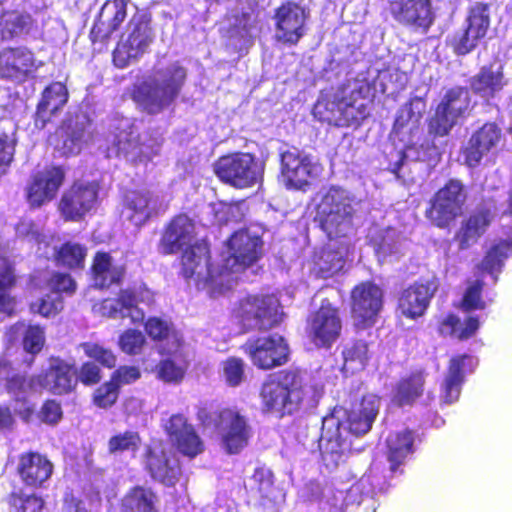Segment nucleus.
Returning <instances> with one entry per match:
<instances>
[{
  "label": "nucleus",
  "instance_id": "obj_1",
  "mask_svg": "<svg viewBox=\"0 0 512 512\" xmlns=\"http://www.w3.org/2000/svg\"><path fill=\"white\" fill-rule=\"evenodd\" d=\"M380 400L376 395L363 397L351 410L335 407L322 420L319 448L326 465L337 466L350 450L352 435L366 434L378 414Z\"/></svg>",
  "mask_w": 512,
  "mask_h": 512
},
{
  "label": "nucleus",
  "instance_id": "obj_2",
  "mask_svg": "<svg viewBox=\"0 0 512 512\" xmlns=\"http://www.w3.org/2000/svg\"><path fill=\"white\" fill-rule=\"evenodd\" d=\"M263 241L256 231L242 229L234 232L227 240L220 259L209 263L197 289L205 291L211 298H217L231 290L238 274L255 264L262 256Z\"/></svg>",
  "mask_w": 512,
  "mask_h": 512
},
{
  "label": "nucleus",
  "instance_id": "obj_3",
  "mask_svg": "<svg viewBox=\"0 0 512 512\" xmlns=\"http://www.w3.org/2000/svg\"><path fill=\"white\" fill-rule=\"evenodd\" d=\"M185 79L186 70L178 63H172L136 81L130 95L142 111L159 114L176 101Z\"/></svg>",
  "mask_w": 512,
  "mask_h": 512
},
{
  "label": "nucleus",
  "instance_id": "obj_4",
  "mask_svg": "<svg viewBox=\"0 0 512 512\" xmlns=\"http://www.w3.org/2000/svg\"><path fill=\"white\" fill-rule=\"evenodd\" d=\"M195 226L186 215L175 217L167 227L162 240V249L166 254L184 250L182 256V274L189 284L191 281L197 287L199 281H203L208 261V245L206 242H195Z\"/></svg>",
  "mask_w": 512,
  "mask_h": 512
},
{
  "label": "nucleus",
  "instance_id": "obj_5",
  "mask_svg": "<svg viewBox=\"0 0 512 512\" xmlns=\"http://www.w3.org/2000/svg\"><path fill=\"white\" fill-rule=\"evenodd\" d=\"M426 110V101L422 97H412L397 112L393 133L404 142L399 149H392L387 154V169L400 177V170L406 161L425 160L428 157L429 148L423 144L418 146L413 139L420 133L419 125Z\"/></svg>",
  "mask_w": 512,
  "mask_h": 512
},
{
  "label": "nucleus",
  "instance_id": "obj_6",
  "mask_svg": "<svg viewBox=\"0 0 512 512\" xmlns=\"http://www.w3.org/2000/svg\"><path fill=\"white\" fill-rule=\"evenodd\" d=\"M2 362L8 367V375L1 378L8 380L7 387L14 394L16 401L23 402V409L15 408V411H18L24 419H28L33 411L32 405L26 400L29 393L46 389L54 394L61 395L70 391L74 383L72 367L59 358H50L43 372L29 379L20 375L9 378L10 366L5 361L2 360Z\"/></svg>",
  "mask_w": 512,
  "mask_h": 512
},
{
  "label": "nucleus",
  "instance_id": "obj_7",
  "mask_svg": "<svg viewBox=\"0 0 512 512\" xmlns=\"http://www.w3.org/2000/svg\"><path fill=\"white\" fill-rule=\"evenodd\" d=\"M317 198L316 220L330 239L354 233L360 202L350 192L331 186L320 191Z\"/></svg>",
  "mask_w": 512,
  "mask_h": 512
},
{
  "label": "nucleus",
  "instance_id": "obj_8",
  "mask_svg": "<svg viewBox=\"0 0 512 512\" xmlns=\"http://www.w3.org/2000/svg\"><path fill=\"white\" fill-rule=\"evenodd\" d=\"M311 392L312 387L303 384L300 373L283 371L263 383L260 396L266 411L284 416L297 411Z\"/></svg>",
  "mask_w": 512,
  "mask_h": 512
},
{
  "label": "nucleus",
  "instance_id": "obj_9",
  "mask_svg": "<svg viewBox=\"0 0 512 512\" xmlns=\"http://www.w3.org/2000/svg\"><path fill=\"white\" fill-rule=\"evenodd\" d=\"M369 87L364 81L354 79L343 85L331 100H319L315 110L321 113L324 108L328 115L325 119L336 126H350L358 124L366 117V107L359 98L365 97Z\"/></svg>",
  "mask_w": 512,
  "mask_h": 512
},
{
  "label": "nucleus",
  "instance_id": "obj_10",
  "mask_svg": "<svg viewBox=\"0 0 512 512\" xmlns=\"http://www.w3.org/2000/svg\"><path fill=\"white\" fill-rule=\"evenodd\" d=\"M116 133L113 135L112 145L106 149L108 158L123 156L127 160H150L156 156L162 145L160 136L152 137L143 135L139 137L135 122L127 117L117 120L114 126Z\"/></svg>",
  "mask_w": 512,
  "mask_h": 512
},
{
  "label": "nucleus",
  "instance_id": "obj_11",
  "mask_svg": "<svg viewBox=\"0 0 512 512\" xmlns=\"http://www.w3.org/2000/svg\"><path fill=\"white\" fill-rule=\"evenodd\" d=\"M232 316L246 329L267 330L278 325L284 313L274 295H247L234 304Z\"/></svg>",
  "mask_w": 512,
  "mask_h": 512
},
{
  "label": "nucleus",
  "instance_id": "obj_12",
  "mask_svg": "<svg viewBox=\"0 0 512 512\" xmlns=\"http://www.w3.org/2000/svg\"><path fill=\"white\" fill-rule=\"evenodd\" d=\"M154 300L152 291L144 286L121 290L118 297L107 298L93 305V312L112 319L129 318L131 323H141L145 313L138 304L150 305Z\"/></svg>",
  "mask_w": 512,
  "mask_h": 512
},
{
  "label": "nucleus",
  "instance_id": "obj_13",
  "mask_svg": "<svg viewBox=\"0 0 512 512\" xmlns=\"http://www.w3.org/2000/svg\"><path fill=\"white\" fill-rule=\"evenodd\" d=\"M471 97L466 88L454 87L446 91L429 121V133L446 136L471 111Z\"/></svg>",
  "mask_w": 512,
  "mask_h": 512
},
{
  "label": "nucleus",
  "instance_id": "obj_14",
  "mask_svg": "<svg viewBox=\"0 0 512 512\" xmlns=\"http://www.w3.org/2000/svg\"><path fill=\"white\" fill-rule=\"evenodd\" d=\"M322 171V165L305 152L292 149L280 154L279 179L287 189L306 191Z\"/></svg>",
  "mask_w": 512,
  "mask_h": 512
},
{
  "label": "nucleus",
  "instance_id": "obj_15",
  "mask_svg": "<svg viewBox=\"0 0 512 512\" xmlns=\"http://www.w3.org/2000/svg\"><path fill=\"white\" fill-rule=\"evenodd\" d=\"M214 170L221 181L239 189L255 185L263 176V166L250 153L222 156L215 163Z\"/></svg>",
  "mask_w": 512,
  "mask_h": 512
},
{
  "label": "nucleus",
  "instance_id": "obj_16",
  "mask_svg": "<svg viewBox=\"0 0 512 512\" xmlns=\"http://www.w3.org/2000/svg\"><path fill=\"white\" fill-rule=\"evenodd\" d=\"M153 39L149 20L144 14H135L129 21L126 36H122L113 52L115 66H128L132 60L146 52Z\"/></svg>",
  "mask_w": 512,
  "mask_h": 512
},
{
  "label": "nucleus",
  "instance_id": "obj_17",
  "mask_svg": "<svg viewBox=\"0 0 512 512\" xmlns=\"http://www.w3.org/2000/svg\"><path fill=\"white\" fill-rule=\"evenodd\" d=\"M489 26V6L476 3L469 9L463 26L448 37V43L457 55H466L486 36Z\"/></svg>",
  "mask_w": 512,
  "mask_h": 512
},
{
  "label": "nucleus",
  "instance_id": "obj_18",
  "mask_svg": "<svg viewBox=\"0 0 512 512\" xmlns=\"http://www.w3.org/2000/svg\"><path fill=\"white\" fill-rule=\"evenodd\" d=\"M94 125L84 113L67 118L50 137V143L62 155L78 154L92 139Z\"/></svg>",
  "mask_w": 512,
  "mask_h": 512
},
{
  "label": "nucleus",
  "instance_id": "obj_19",
  "mask_svg": "<svg viewBox=\"0 0 512 512\" xmlns=\"http://www.w3.org/2000/svg\"><path fill=\"white\" fill-rule=\"evenodd\" d=\"M465 201L463 184L452 179L434 195L426 215L437 227L445 228L461 214Z\"/></svg>",
  "mask_w": 512,
  "mask_h": 512
},
{
  "label": "nucleus",
  "instance_id": "obj_20",
  "mask_svg": "<svg viewBox=\"0 0 512 512\" xmlns=\"http://www.w3.org/2000/svg\"><path fill=\"white\" fill-rule=\"evenodd\" d=\"M244 352L258 368L269 370L288 361L289 346L279 334L250 338L243 345Z\"/></svg>",
  "mask_w": 512,
  "mask_h": 512
},
{
  "label": "nucleus",
  "instance_id": "obj_21",
  "mask_svg": "<svg viewBox=\"0 0 512 512\" xmlns=\"http://www.w3.org/2000/svg\"><path fill=\"white\" fill-rule=\"evenodd\" d=\"M169 199L159 191L133 190L126 193L121 217L135 226H141L159 212L164 211Z\"/></svg>",
  "mask_w": 512,
  "mask_h": 512
},
{
  "label": "nucleus",
  "instance_id": "obj_22",
  "mask_svg": "<svg viewBox=\"0 0 512 512\" xmlns=\"http://www.w3.org/2000/svg\"><path fill=\"white\" fill-rule=\"evenodd\" d=\"M216 428L222 448L228 454L244 449L252 436V428L245 415L236 409H224L217 418Z\"/></svg>",
  "mask_w": 512,
  "mask_h": 512
},
{
  "label": "nucleus",
  "instance_id": "obj_23",
  "mask_svg": "<svg viewBox=\"0 0 512 512\" xmlns=\"http://www.w3.org/2000/svg\"><path fill=\"white\" fill-rule=\"evenodd\" d=\"M352 315L358 326L372 325L383 304V292L374 283L363 282L351 293Z\"/></svg>",
  "mask_w": 512,
  "mask_h": 512
},
{
  "label": "nucleus",
  "instance_id": "obj_24",
  "mask_svg": "<svg viewBox=\"0 0 512 512\" xmlns=\"http://www.w3.org/2000/svg\"><path fill=\"white\" fill-rule=\"evenodd\" d=\"M97 196L96 183H75L62 195L59 209L66 220L78 221L95 207Z\"/></svg>",
  "mask_w": 512,
  "mask_h": 512
},
{
  "label": "nucleus",
  "instance_id": "obj_25",
  "mask_svg": "<svg viewBox=\"0 0 512 512\" xmlns=\"http://www.w3.org/2000/svg\"><path fill=\"white\" fill-rule=\"evenodd\" d=\"M495 217L491 205L483 204L472 210L465 216L455 233V240L460 249L465 250L475 245L486 233Z\"/></svg>",
  "mask_w": 512,
  "mask_h": 512
},
{
  "label": "nucleus",
  "instance_id": "obj_26",
  "mask_svg": "<svg viewBox=\"0 0 512 512\" xmlns=\"http://www.w3.org/2000/svg\"><path fill=\"white\" fill-rule=\"evenodd\" d=\"M341 328L337 309L329 301H322L309 322V333L314 343L317 346H330L339 337Z\"/></svg>",
  "mask_w": 512,
  "mask_h": 512
},
{
  "label": "nucleus",
  "instance_id": "obj_27",
  "mask_svg": "<svg viewBox=\"0 0 512 512\" xmlns=\"http://www.w3.org/2000/svg\"><path fill=\"white\" fill-rule=\"evenodd\" d=\"M308 14L295 3L283 4L276 12V36L278 40L296 44L305 34V22Z\"/></svg>",
  "mask_w": 512,
  "mask_h": 512
},
{
  "label": "nucleus",
  "instance_id": "obj_28",
  "mask_svg": "<svg viewBox=\"0 0 512 512\" xmlns=\"http://www.w3.org/2000/svg\"><path fill=\"white\" fill-rule=\"evenodd\" d=\"M164 429L173 445L182 454L195 457L203 451V442L194 427L181 414L172 415L164 424Z\"/></svg>",
  "mask_w": 512,
  "mask_h": 512
},
{
  "label": "nucleus",
  "instance_id": "obj_29",
  "mask_svg": "<svg viewBox=\"0 0 512 512\" xmlns=\"http://www.w3.org/2000/svg\"><path fill=\"white\" fill-rule=\"evenodd\" d=\"M64 171L61 167H49L37 172L27 188V199L32 207H40L51 201L62 185Z\"/></svg>",
  "mask_w": 512,
  "mask_h": 512
},
{
  "label": "nucleus",
  "instance_id": "obj_30",
  "mask_svg": "<svg viewBox=\"0 0 512 512\" xmlns=\"http://www.w3.org/2000/svg\"><path fill=\"white\" fill-rule=\"evenodd\" d=\"M393 18L404 25L428 29L433 22L430 0H387Z\"/></svg>",
  "mask_w": 512,
  "mask_h": 512
},
{
  "label": "nucleus",
  "instance_id": "obj_31",
  "mask_svg": "<svg viewBox=\"0 0 512 512\" xmlns=\"http://www.w3.org/2000/svg\"><path fill=\"white\" fill-rule=\"evenodd\" d=\"M33 53L25 47L0 50V77L22 80L39 67Z\"/></svg>",
  "mask_w": 512,
  "mask_h": 512
},
{
  "label": "nucleus",
  "instance_id": "obj_32",
  "mask_svg": "<svg viewBox=\"0 0 512 512\" xmlns=\"http://www.w3.org/2000/svg\"><path fill=\"white\" fill-rule=\"evenodd\" d=\"M477 360L470 355H459L451 358L447 374L441 385V400L452 404L459 399L461 388L467 373H472Z\"/></svg>",
  "mask_w": 512,
  "mask_h": 512
},
{
  "label": "nucleus",
  "instance_id": "obj_33",
  "mask_svg": "<svg viewBox=\"0 0 512 512\" xmlns=\"http://www.w3.org/2000/svg\"><path fill=\"white\" fill-rule=\"evenodd\" d=\"M436 290L437 284L434 280L415 283L401 293L398 300L399 311L410 319L422 316Z\"/></svg>",
  "mask_w": 512,
  "mask_h": 512
},
{
  "label": "nucleus",
  "instance_id": "obj_34",
  "mask_svg": "<svg viewBox=\"0 0 512 512\" xmlns=\"http://www.w3.org/2000/svg\"><path fill=\"white\" fill-rule=\"evenodd\" d=\"M127 16V3L124 0H108L102 6L94 23L90 37L93 42L104 41L116 31Z\"/></svg>",
  "mask_w": 512,
  "mask_h": 512
},
{
  "label": "nucleus",
  "instance_id": "obj_35",
  "mask_svg": "<svg viewBox=\"0 0 512 512\" xmlns=\"http://www.w3.org/2000/svg\"><path fill=\"white\" fill-rule=\"evenodd\" d=\"M501 137L502 131L497 124H484L471 136L468 146L465 148V163L469 167L477 166L482 157L499 144Z\"/></svg>",
  "mask_w": 512,
  "mask_h": 512
},
{
  "label": "nucleus",
  "instance_id": "obj_36",
  "mask_svg": "<svg viewBox=\"0 0 512 512\" xmlns=\"http://www.w3.org/2000/svg\"><path fill=\"white\" fill-rule=\"evenodd\" d=\"M146 465L152 478L167 486L174 485L180 476L178 460L166 453L161 445L149 448Z\"/></svg>",
  "mask_w": 512,
  "mask_h": 512
},
{
  "label": "nucleus",
  "instance_id": "obj_37",
  "mask_svg": "<svg viewBox=\"0 0 512 512\" xmlns=\"http://www.w3.org/2000/svg\"><path fill=\"white\" fill-rule=\"evenodd\" d=\"M507 84L503 66L499 63L483 66L470 80L473 92L487 100L494 98Z\"/></svg>",
  "mask_w": 512,
  "mask_h": 512
},
{
  "label": "nucleus",
  "instance_id": "obj_38",
  "mask_svg": "<svg viewBox=\"0 0 512 512\" xmlns=\"http://www.w3.org/2000/svg\"><path fill=\"white\" fill-rule=\"evenodd\" d=\"M18 470L25 484L37 487L50 478L53 466L46 457L31 452L20 457Z\"/></svg>",
  "mask_w": 512,
  "mask_h": 512
},
{
  "label": "nucleus",
  "instance_id": "obj_39",
  "mask_svg": "<svg viewBox=\"0 0 512 512\" xmlns=\"http://www.w3.org/2000/svg\"><path fill=\"white\" fill-rule=\"evenodd\" d=\"M124 275V267L109 253L98 252L93 260L92 276L94 285L99 288L117 283Z\"/></svg>",
  "mask_w": 512,
  "mask_h": 512
},
{
  "label": "nucleus",
  "instance_id": "obj_40",
  "mask_svg": "<svg viewBox=\"0 0 512 512\" xmlns=\"http://www.w3.org/2000/svg\"><path fill=\"white\" fill-rule=\"evenodd\" d=\"M68 100V91L60 82L49 85L42 93V98L37 106L36 125L45 126L49 117L60 110Z\"/></svg>",
  "mask_w": 512,
  "mask_h": 512
},
{
  "label": "nucleus",
  "instance_id": "obj_41",
  "mask_svg": "<svg viewBox=\"0 0 512 512\" xmlns=\"http://www.w3.org/2000/svg\"><path fill=\"white\" fill-rule=\"evenodd\" d=\"M160 352L162 354H168L170 357L163 359L157 366L158 377L169 383L180 382L187 369V360L183 355L181 346L180 347H167L161 345Z\"/></svg>",
  "mask_w": 512,
  "mask_h": 512
},
{
  "label": "nucleus",
  "instance_id": "obj_42",
  "mask_svg": "<svg viewBox=\"0 0 512 512\" xmlns=\"http://www.w3.org/2000/svg\"><path fill=\"white\" fill-rule=\"evenodd\" d=\"M413 443V432L407 429L395 431L388 435L386 439L387 458L392 471H396L408 455L413 453Z\"/></svg>",
  "mask_w": 512,
  "mask_h": 512
},
{
  "label": "nucleus",
  "instance_id": "obj_43",
  "mask_svg": "<svg viewBox=\"0 0 512 512\" xmlns=\"http://www.w3.org/2000/svg\"><path fill=\"white\" fill-rule=\"evenodd\" d=\"M369 237L380 260L397 258L402 252L400 236L393 228L371 230Z\"/></svg>",
  "mask_w": 512,
  "mask_h": 512
},
{
  "label": "nucleus",
  "instance_id": "obj_44",
  "mask_svg": "<svg viewBox=\"0 0 512 512\" xmlns=\"http://www.w3.org/2000/svg\"><path fill=\"white\" fill-rule=\"evenodd\" d=\"M479 326L480 320L476 316H467L461 320L455 314H448L439 324V333L463 340L472 337Z\"/></svg>",
  "mask_w": 512,
  "mask_h": 512
},
{
  "label": "nucleus",
  "instance_id": "obj_45",
  "mask_svg": "<svg viewBox=\"0 0 512 512\" xmlns=\"http://www.w3.org/2000/svg\"><path fill=\"white\" fill-rule=\"evenodd\" d=\"M23 334V348L32 356L38 354L45 344V332L39 325H30L25 327L24 323H17L11 326L6 332V338L9 342L14 341L19 335Z\"/></svg>",
  "mask_w": 512,
  "mask_h": 512
},
{
  "label": "nucleus",
  "instance_id": "obj_46",
  "mask_svg": "<svg viewBox=\"0 0 512 512\" xmlns=\"http://www.w3.org/2000/svg\"><path fill=\"white\" fill-rule=\"evenodd\" d=\"M156 502L157 497L151 489L137 486L122 499V509L124 512H156Z\"/></svg>",
  "mask_w": 512,
  "mask_h": 512
},
{
  "label": "nucleus",
  "instance_id": "obj_47",
  "mask_svg": "<svg viewBox=\"0 0 512 512\" xmlns=\"http://www.w3.org/2000/svg\"><path fill=\"white\" fill-rule=\"evenodd\" d=\"M15 284L13 269L7 259L0 257V312L12 314L16 307V299L11 295Z\"/></svg>",
  "mask_w": 512,
  "mask_h": 512
},
{
  "label": "nucleus",
  "instance_id": "obj_48",
  "mask_svg": "<svg viewBox=\"0 0 512 512\" xmlns=\"http://www.w3.org/2000/svg\"><path fill=\"white\" fill-rule=\"evenodd\" d=\"M424 385V376L422 373H414L407 378L402 379L393 397V402L399 406L409 405L418 398Z\"/></svg>",
  "mask_w": 512,
  "mask_h": 512
},
{
  "label": "nucleus",
  "instance_id": "obj_49",
  "mask_svg": "<svg viewBox=\"0 0 512 512\" xmlns=\"http://www.w3.org/2000/svg\"><path fill=\"white\" fill-rule=\"evenodd\" d=\"M345 265L344 253L330 247L323 249L315 261V270L322 278H328L340 272Z\"/></svg>",
  "mask_w": 512,
  "mask_h": 512
},
{
  "label": "nucleus",
  "instance_id": "obj_50",
  "mask_svg": "<svg viewBox=\"0 0 512 512\" xmlns=\"http://www.w3.org/2000/svg\"><path fill=\"white\" fill-rule=\"evenodd\" d=\"M342 355L343 370L353 374L364 369L368 359V346L362 341L349 344L344 348Z\"/></svg>",
  "mask_w": 512,
  "mask_h": 512
},
{
  "label": "nucleus",
  "instance_id": "obj_51",
  "mask_svg": "<svg viewBox=\"0 0 512 512\" xmlns=\"http://www.w3.org/2000/svg\"><path fill=\"white\" fill-rule=\"evenodd\" d=\"M147 334L154 340L166 341L171 347H180L181 341L171 324L158 317H151L145 323Z\"/></svg>",
  "mask_w": 512,
  "mask_h": 512
},
{
  "label": "nucleus",
  "instance_id": "obj_52",
  "mask_svg": "<svg viewBox=\"0 0 512 512\" xmlns=\"http://www.w3.org/2000/svg\"><path fill=\"white\" fill-rule=\"evenodd\" d=\"M52 254L57 256V262L68 268H82L86 257V248L78 243L68 242L56 252L52 249Z\"/></svg>",
  "mask_w": 512,
  "mask_h": 512
},
{
  "label": "nucleus",
  "instance_id": "obj_53",
  "mask_svg": "<svg viewBox=\"0 0 512 512\" xmlns=\"http://www.w3.org/2000/svg\"><path fill=\"white\" fill-rule=\"evenodd\" d=\"M141 440L137 432L125 431L110 438L108 450L112 454L129 452L134 454L140 447Z\"/></svg>",
  "mask_w": 512,
  "mask_h": 512
},
{
  "label": "nucleus",
  "instance_id": "obj_54",
  "mask_svg": "<svg viewBox=\"0 0 512 512\" xmlns=\"http://www.w3.org/2000/svg\"><path fill=\"white\" fill-rule=\"evenodd\" d=\"M221 375L230 387H237L245 379V363L237 357H229L221 364Z\"/></svg>",
  "mask_w": 512,
  "mask_h": 512
},
{
  "label": "nucleus",
  "instance_id": "obj_55",
  "mask_svg": "<svg viewBox=\"0 0 512 512\" xmlns=\"http://www.w3.org/2000/svg\"><path fill=\"white\" fill-rule=\"evenodd\" d=\"M33 313H37L43 317H52L63 309L62 296L57 293H49L45 296L33 301L30 305Z\"/></svg>",
  "mask_w": 512,
  "mask_h": 512
},
{
  "label": "nucleus",
  "instance_id": "obj_56",
  "mask_svg": "<svg viewBox=\"0 0 512 512\" xmlns=\"http://www.w3.org/2000/svg\"><path fill=\"white\" fill-rule=\"evenodd\" d=\"M10 504L13 512H46L44 500L35 495L12 494Z\"/></svg>",
  "mask_w": 512,
  "mask_h": 512
},
{
  "label": "nucleus",
  "instance_id": "obj_57",
  "mask_svg": "<svg viewBox=\"0 0 512 512\" xmlns=\"http://www.w3.org/2000/svg\"><path fill=\"white\" fill-rule=\"evenodd\" d=\"M16 234L19 237L27 239L29 242L36 243L38 245V252L41 251V246L48 247L46 236L40 232L38 226H36L30 219H21L16 225Z\"/></svg>",
  "mask_w": 512,
  "mask_h": 512
},
{
  "label": "nucleus",
  "instance_id": "obj_58",
  "mask_svg": "<svg viewBox=\"0 0 512 512\" xmlns=\"http://www.w3.org/2000/svg\"><path fill=\"white\" fill-rule=\"evenodd\" d=\"M482 288L483 284L479 280L472 282L467 287L461 305V308L464 312L485 309L486 305L481 296Z\"/></svg>",
  "mask_w": 512,
  "mask_h": 512
},
{
  "label": "nucleus",
  "instance_id": "obj_59",
  "mask_svg": "<svg viewBox=\"0 0 512 512\" xmlns=\"http://www.w3.org/2000/svg\"><path fill=\"white\" fill-rule=\"evenodd\" d=\"M145 344V336L142 332L128 329L119 338L121 350L129 355L139 354Z\"/></svg>",
  "mask_w": 512,
  "mask_h": 512
},
{
  "label": "nucleus",
  "instance_id": "obj_60",
  "mask_svg": "<svg viewBox=\"0 0 512 512\" xmlns=\"http://www.w3.org/2000/svg\"><path fill=\"white\" fill-rule=\"evenodd\" d=\"M373 488L369 476H362L347 491L345 501L348 504H360L365 497L372 494Z\"/></svg>",
  "mask_w": 512,
  "mask_h": 512
},
{
  "label": "nucleus",
  "instance_id": "obj_61",
  "mask_svg": "<svg viewBox=\"0 0 512 512\" xmlns=\"http://www.w3.org/2000/svg\"><path fill=\"white\" fill-rule=\"evenodd\" d=\"M119 395V388L111 380L101 385L94 393V403L100 408L112 406Z\"/></svg>",
  "mask_w": 512,
  "mask_h": 512
},
{
  "label": "nucleus",
  "instance_id": "obj_62",
  "mask_svg": "<svg viewBox=\"0 0 512 512\" xmlns=\"http://www.w3.org/2000/svg\"><path fill=\"white\" fill-rule=\"evenodd\" d=\"M82 348L85 354L97 360L103 366L112 368L116 364V357L112 351L103 348L102 346L95 343H84Z\"/></svg>",
  "mask_w": 512,
  "mask_h": 512
},
{
  "label": "nucleus",
  "instance_id": "obj_63",
  "mask_svg": "<svg viewBox=\"0 0 512 512\" xmlns=\"http://www.w3.org/2000/svg\"><path fill=\"white\" fill-rule=\"evenodd\" d=\"M47 286L52 293H57L60 295L61 292H74L76 283L69 274L54 273L49 278Z\"/></svg>",
  "mask_w": 512,
  "mask_h": 512
},
{
  "label": "nucleus",
  "instance_id": "obj_64",
  "mask_svg": "<svg viewBox=\"0 0 512 512\" xmlns=\"http://www.w3.org/2000/svg\"><path fill=\"white\" fill-rule=\"evenodd\" d=\"M24 25V18L15 12L5 13L0 21L3 37H13L18 34Z\"/></svg>",
  "mask_w": 512,
  "mask_h": 512
}]
</instances>
